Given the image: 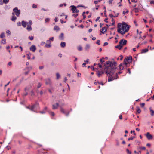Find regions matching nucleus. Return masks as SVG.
Wrapping results in <instances>:
<instances>
[{"instance_id":"11","label":"nucleus","mask_w":154,"mask_h":154,"mask_svg":"<svg viewBox=\"0 0 154 154\" xmlns=\"http://www.w3.org/2000/svg\"><path fill=\"white\" fill-rule=\"evenodd\" d=\"M59 104L58 103H56L55 105L53 104L52 105L53 108L52 109H57L58 108V107L59 106Z\"/></svg>"},{"instance_id":"2","label":"nucleus","mask_w":154,"mask_h":154,"mask_svg":"<svg viewBox=\"0 0 154 154\" xmlns=\"http://www.w3.org/2000/svg\"><path fill=\"white\" fill-rule=\"evenodd\" d=\"M117 27L118 29V32L123 35L125 32H128L129 29V27L127 25L125 22L123 23L122 24L120 23H119Z\"/></svg>"},{"instance_id":"54","label":"nucleus","mask_w":154,"mask_h":154,"mask_svg":"<svg viewBox=\"0 0 154 154\" xmlns=\"http://www.w3.org/2000/svg\"><path fill=\"white\" fill-rule=\"evenodd\" d=\"M58 20L57 18V17H55V19H54V20L55 21V22H57L58 21Z\"/></svg>"},{"instance_id":"3","label":"nucleus","mask_w":154,"mask_h":154,"mask_svg":"<svg viewBox=\"0 0 154 154\" xmlns=\"http://www.w3.org/2000/svg\"><path fill=\"white\" fill-rule=\"evenodd\" d=\"M31 111L34 112H37V110L39 109V104L38 103H36L35 104H33L31 106H29L26 107Z\"/></svg>"},{"instance_id":"41","label":"nucleus","mask_w":154,"mask_h":154,"mask_svg":"<svg viewBox=\"0 0 154 154\" xmlns=\"http://www.w3.org/2000/svg\"><path fill=\"white\" fill-rule=\"evenodd\" d=\"M78 49L79 51H81L82 50V48L81 46H79L78 48Z\"/></svg>"},{"instance_id":"4","label":"nucleus","mask_w":154,"mask_h":154,"mask_svg":"<svg viewBox=\"0 0 154 154\" xmlns=\"http://www.w3.org/2000/svg\"><path fill=\"white\" fill-rule=\"evenodd\" d=\"M13 11L14 13H12L13 15H14V13H15L17 17H19L20 14V10L18 9L17 7H15L13 9Z\"/></svg>"},{"instance_id":"45","label":"nucleus","mask_w":154,"mask_h":154,"mask_svg":"<svg viewBox=\"0 0 154 154\" xmlns=\"http://www.w3.org/2000/svg\"><path fill=\"white\" fill-rule=\"evenodd\" d=\"M100 41L99 40H97V41L96 42V43L98 45H100Z\"/></svg>"},{"instance_id":"19","label":"nucleus","mask_w":154,"mask_h":154,"mask_svg":"<svg viewBox=\"0 0 154 154\" xmlns=\"http://www.w3.org/2000/svg\"><path fill=\"white\" fill-rule=\"evenodd\" d=\"M66 46L65 42H62L60 43V46L61 47L64 48Z\"/></svg>"},{"instance_id":"61","label":"nucleus","mask_w":154,"mask_h":154,"mask_svg":"<svg viewBox=\"0 0 154 154\" xmlns=\"http://www.w3.org/2000/svg\"><path fill=\"white\" fill-rule=\"evenodd\" d=\"M100 18V17H97V18L96 19L95 21H98V20H99V19Z\"/></svg>"},{"instance_id":"39","label":"nucleus","mask_w":154,"mask_h":154,"mask_svg":"<svg viewBox=\"0 0 154 154\" xmlns=\"http://www.w3.org/2000/svg\"><path fill=\"white\" fill-rule=\"evenodd\" d=\"M135 138L134 137L132 136L131 137L129 138L128 139V141L130 140H133L134 138Z\"/></svg>"},{"instance_id":"46","label":"nucleus","mask_w":154,"mask_h":154,"mask_svg":"<svg viewBox=\"0 0 154 154\" xmlns=\"http://www.w3.org/2000/svg\"><path fill=\"white\" fill-rule=\"evenodd\" d=\"M29 38L31 40H32L33 39V36H29Z\"/></svg>"},{"instance_id":"22","label":"nucleus","mask_w":154,"mask_h":154,"mask_svg":"<svg viewBox=\"0 0 154 154\" xmlns=\"http://www.w3.org/2000/svg\"><path fill=\"white\" fill-rule=\"evenodd\" d=\"M54 30L58 31L59 30L60 28L58 26H55L54 28Z\"/></svg>"},{"instance_id":"35","label":"nucleus","mask_w":154,"mask_h":154,"mask_svg":"<svg viewBox=\"0 0 154 154\" xmlns=\"http://www.w3.org/2000/svg\"><path fill=\"white\" fill-rule=\"evenodd\" d=\"M101 0H98L97 1H94V3L95 4H97L98 3L100 2Z\"/></svg>"},{"instance_id":"52","label":"nucleus","mask_w":154,"mask_h":154,"mask_svg":"<svg viewBox=\"0 0 154 154\" xmlns=\"http://www.w3.org/2000/svg\"><path fill=\"white\" fill-rule=\"evenodd\" d=\"M28 93L27 92H26L23 94V96H27L28 95Z\"/></svg>"},{"instance_id":"56","label":"nucleus","mask_w":154,"mask_h":154,"mask_svg":"<svg viewBox=\"0 0 154 154\" xmlns=\"http://www.w3.org/2000/svg\"><path fill=\"white\" fill-rule=\"evenodd\" d=\"M54 40V37H51V38H50L49 39V40H51V41H53Z\"/></svg>"},{"instance_id":"42","label":"nucleus","mask_w":154,"mask_h":154,"mask_svg":"<svg viewBox=\"0 0 154 154\" xmlns=\"http://www.w3.org/2000/svg\"><path fill=\"white\" fill-rule=\"evenodd\" d=\"M6 33L8 34V35H10L11 34V32L10 30H7L6 31Z\"/></svg>"},{"instance_id":"18","label":"nucleus","mask_w":154,"mask_h":154,"mask_svg":"<svg viewBox=\"0 0 154 154\" xmlns=\"http://www.w3.org/2000/svg\"><path fill=\"white\" fill-rule=\"evenodd\" d=\"M103 73V72L102 71H98L97 72V75L98 77H100L101 74Z\"/></svg>"},{"instance_id":"34","label":"nucleus","mask_w":154,"mask_h":154,"mask_svg":"<svg viewBox=\"0 0 154 154\" xmlns=\"http://www.w3.org/2000/svg\"><path fill=\"white\" fill-rule=\"evenodd\" d=\"M31 54L29 53V54H26L27 58L28 59H30V55H31Z\"/></svg>"},{"instance_id":"55","label":"nucleus","mask_w":154,"mask_h":154,"mask_svg":"<svg viewBox=\"0 0 154 154\" xmlns=\"http://www.w3.org/2000/svg\"><path fill=\"white\" fill-rule=\"evenodd\" d=\"M108 45V43L107 42H105L104 43L103 46H105Z\"/></svg>"},{"instance_id":"23","label":"nucleus","mask_w":154,"mask_h":154,"mask_svg":"<svg viewBox=\"0 0 154 154\" xmlns=\"http://www.w3.org/2000/svg\"><path fill=\"white\" fill-rule=\"evenodd\" d=\"M26 24H27V26H30L32 24V22L31 20H30L29 21V22H28V23L26 22Z\"/></svg>"},{"instance_id":"47","label":"nucleus","mask_w":154,"mask_h":154,"mask_svg":"<svg viewBox=\"0 0 154 154\" xmlns=\"http://www.w3.org/2000/svg\"><path fill=\"white\" fill-rule=\"evenodd\" d=\"M17 25L18 26H20L21 25V22H18L17 23Z\"/></svg>"},{"instance_id":"60","label":"nucleus","mask_w":154,"mask_h":154,"mask_svg":"<svg viewBox=\"0 0 154 154\" xmlns=\"http://www.w3.org/2000/svg\"><path fill=\"white\" fill-rule=\"evenodd\" d=\"M109 16L111 18H112L113 17H114V16L112 14H109Z\"/></svg>"},{"instance_id":"21","label":"nucleus","mask_w":154,"mask_h":154,"mask_svg":"<svg viewBox=\"0 0 154 154\" xmlns=\"http://www.w3.org/2000/svg\"><path fill=\"white\" fill-rule=\"evenodd\" d=\"M129 63L127 59H126V58L124 59V64L127 65Z\"/></svg>"},{"instance_id":"58","label":"nucleus","mask_w":154,"mask_h":154,"mask_svg":"<svg viewBox=\"0 0 154 154\" xmlns=\"http://www.w3.org/2000/svg\"><path fill=\"white\" fill-rule=\"evenodd\" d=\"M37 7V6L36 5H35L34 4L33 5L32 7L33 8H36Z\"/></svg>"},{"instance_id":"27","label":"nucleus","mask_w":154,"mask_h":154,"mask_svg":"<svg viewBox=\"0 0 154 154\" xmlns=\"http://www.w3.org/2000/svg\"><path fill=\"white\" fill-rule=\"evenodd\" d=\"M27 29L28 31H31L32 30V28L30 26H27Z\"/></svg>"},{"instance_id":"31","label":"nucleus","mask_w":154,"mask_h":154,"mask_svg":"<svg viewBox=\"0 0 154 154\" xmlns=\"http://www.w3.org/2000/svg\"><path fill=\"white\" fill-rule=\"evenodd\" d=\"M45 47L46 48H49L51 47V45L50 44H46L45 45Z\"/></svg>"},{"instance_id":"16","label":"nucleus","mask_w":154,"mask_h":154,"mask_svg":"<svg viewBox=\"0 0 154 154\" xmlns=\"http://www.w3.org/2000/svg\"><path fill=\"white\" fill-rule=\"evenodd\" d=\"M128 61V62H131L132 61V57L131 56H129L128 57H127V58H125Z\"/></svg>"},{"instance_id":"8","label":"nucleus","mask_w":154,"mask_h":154,"mask_svg":"<svg viewBox=\"0 0 154 154\" xmlns=\"http://www.w3.org/2000/svg\"><path fill=\"white\" fill-rule=\"evenodd\" d=\"M45 84L46 85H51V82L50 79L47 78L45 79Z\"/></svg>"},{"instance_id":"6","label":"nucleus","mask_w":154,"mask_h":154,"mask_svg":"<svg viewBox=\"0 0 154 154\" xmlns=\"http://www.w3.org/2000/svg\"><path fill=\"white\" fill-rule=\"evenodd\" d=\"M71 7H72L71 10L72 11V13H78L79 12V11L77 9L75 6L73 5L71 6Z\"/></svg>"},{"instance_id":"49","label":"nucleus","mask_w":154,"mask_h":154,"mask_svg":"<svg viewBox=\"0 0 154 154\" xmlns=\"http://www.w3.org/2000/svg\"><path fill=\"white\" fill-rule=\"evenodd\" d=\"M140 105L141 107H143L145 105V104L143 103H141Z\"/></svg>"},{"instance_id":"28","label":"nucleus","mask_w":154,"mask_h":154,"mask_svg":"<svg viewBox=\"0 0 154 154\" xmlns=\"http://www.w3.org/2000/svg\"><path fill=\"white\" fill-rule=\"evenodd\" d=\"M90 47V45L89 44H87L85 47V49L87 50Z\"/></svg>"},{"instance_id":"26","label":"nucleus","mask_w":154,"mask_h":154,"mask_svg":"<svg viewBox=\"0 0 154 154\" xmlns=\"http://www.w3.org/2000/svg\"><path fill=\"white\" fill-rule=\"evenodd\" d=\"M0 38H3L5 37V33L4 32H2L1 33L0 36Z\"/></svg>"},{"instance_id":"7","label":"nucleus","mask_w":154,"mask_h":154,"mask_svg":"<svg viewBox=\"0 0 154 154\" xmlns=\"http://www.w3.org/2000/svg\"><path fill=\"white\" fill-rule=\"evenodd\" d=\"M127 41L126 40L122 39L119 42V43L120 45L122 46L126 45L127 44Z\"/></svg>"},{"instance_id":"51","label":"nucleus","mask_w":154,"mask_h":154,"mask_svg":"<svg viewBox=\"0 0 154 154\" xmlns=\"http://www.w3.org/2000/svg\"><path fill=\"white\" fill-rule=\"evenodd\" d=\"M86 63L85 62H84L82 64V66L83 67H85V65H86Z\"/></svg>"},{"instance_id":"63","label":"nucleus","mask_w":154,"mask_h":154,"mask_svg":"<svg viewBox=\"0 0 154 154\" xmlns=\"http://www.w3.org/2000/svg\"><path fill=\"white\" fill-rule=\"evenodd\" d=\"M29 90V89L26 87L24 89V90L25 91H28Z\"/></svg>"},{"instance_id":"43","label":"nucleus","mask_w":154,"mask_h":154,"mask_svg":"<svg viewBox=\"0 0 154 154\" xmlns=\"http://www.w3.org/2000/svg\"><path fill=\"white\" fill-rule=\"evenodd\" d=\"M139 148L144 150H145L146 149V147H140Z\"/></svg>"},{"instance_id":"33","label":"nucleus","mask_w":154,"mask_h":154,"mask_svg":"<svg viewBox=\"0 0 154 154\" xmlns=\"http://www.w3.org/2000/svg\"><path fill=\"white\" fill-rule=\"evenodd\" d=\"M48 112H49V113L51 115V116H54L55 115V114L53 112H50V111H48Z\"/></svg>"},{"instance_id":"1","label":"nucleus","mask_w":154,"mask_h":154,"mask_svg":"<svg viewBox=\"0 0 154 154\" xmlns=\"http://www.w3.org/2000/svg\"><path fill=\"white\" fill-rule=\"evenodd\" d=\"M117 63L116 62L107 61L105 65V68L104 69L106 73L108 76V81H112L118 78V74L122 73L121 71L124 69V67L122 64H120L117 68Z\"/></svg>"},{"instance_id":"57","label":"nucleus","mask_w":154,"mask_h":154,"mask_svg":"<svg viewBox=\"0 0 154 154\" xmlns=\"http://www.w3.org/2000/svg\"><path fill=\"white\" fill-rule=\"evenodd\" d=\"M42 10H44V11H48V9H44L43 8L42 9Z\"/></svg>"},{"instance_id":"50","label":"nucleus","mask_w":154,"mask_h":154,"mask_svg":"<svg viewBox=\"0 0 154 154\" xmlns=\"http://www.w3.org/2000/svg\"><path fill=\"white\" fill-rule=\"evenodd\" d=\"M45 44V42H42L41 43V45H43Z\"/></svg>"},{"instance_id":"59","label":"nucleus","mask_w":154,"mask_h":154,"mask_svg":"<svg viewBox=\"0 0 154 154\" xmlns=\"http://www.w3.org/2000/svg\"><path fill=\"white\" fill-rule=\"evenodd\" d=\"M119 118L120 119H122V115H120L119 116Z\"/></svg>"},{"instance_id":"40","label":"nucleus","mask_w":154,"mask_h":154,"mask_svg":"<svg viewBox=\"0 0 154 154\" xmlns=\"http://www.w3.org/2000/svg\"><path fill=\"white\" fill-rule=\"evenodd\" d=\"M85 12H83L82 14V15L83 16L84 19H85L86 18V16L85 15Z\"/></svg>"},{"instance_id":"53","label":"nucleus","mask_w":154,"mask_h":154,"mask_svg":"<svg viewBox=\"0 0 154 154\" xmlns=\"http://www.w3.org/2000/svg\"><path fill=\"white\" fill-rule=\"evenodd\" d=\"M3 3H4L3 1H2V0H0V5H2Z\"/></svg>"},{"instance_id":"38","label":"nucleus","mask_w":154,"mask_h":154,"mask_svg":"<svg viewBox=\"0 0 154 154\" xmlns=\"http://www.w3.org/2000/svg\"><path fill=\"white\" fill-rule=\"evenodd\" d=\"M126 152H127V153L128 154H131V151H130L129 150V149H126Z\"/></svg>"},{"instance_id":"64","label":"nucleus","mask_w":154,"mask_h":154,"mask_svg":"<svg viewBox=\"0 0 154 154\" xmlns=\"http://www.w3.org/2000/svg\"><path fill=\"white\" fill-rule=\"evenodd\" d=\"M12 64L11 62H9L8 63V65L9 66H11Z\"/></svg>"},{"instance_id":"15","label":"nucleus","mask_w":154,"mask_h":154,"mask_svg":"<svg viewBox=\"0 0 154 154\" xmlns=\"http://www.w3.org/2000/svg\"><path fill=\"white\" fill-rule=\"evenodd\" d=\"M137 112L138 113H140L141 112V110L139 107L137 106L136 108Z\"/></svg>"},{"instance_id":"10","label":"nucleus","mask_w":154,"mask_h":154,"mask_svg":"<svg viewBox=\"0 0 154 154\" xmlns=\"http://www.w3.org/2000/svg\"><path fill=\"white\" fill-rule=\"evenodd\" d=\"M36 48L35 46L34 45H32L30 48V50L34 52L36 50Z\"/></svg>"},{"instance_id":"36","label":"nucleus","mask_w":154,"mask_h":154,"mask_svg":"<svg viewBox=\"0 0 154 154\" xmlns=\"http://www.w3.org/2000/svg\"><path fill=\"white\" fill-rule=\"evenodd\" d=\"M3 0V1L4 3L5 4H6L8 2L9 0Z\"/></svg>"},{"instance_id":"32","label":"nucleus","mask_w":154,"mask_h":154,"mask_svg":"<svg viewBox=\"0 0 154 154\" xmlns=\"http://www.w3.org/2000/svg\"><path fill=\"white\" fill-rule=\"evenodd\" d=\"M134 11L136 13L138 12V10L137 8H135L133 9Z\"/></svg>"},{"instance_id":"20","label":"nucleus","mask_w":154,"mask_h":154,"mask_svg":"<svg viewBox=\"0 0 154 154\" xmlns=\"http://www.w3.org/2000/svg\"><path fill=\"white\" fill-rule=\"evenodd\" d=\"M122 46L121 45H120V44L118 45H117L116 46V48H117L119 50H121V49H122Z\"/></svg>"},{"instance_id":"37","label":"nucleus","mask_w":154,"mask_h":154,"mask_svg":"<svg viewBox=\"0 0 154 154\" xmlns=\"http://www.w3.org/2000/svg\"><path fill=\"white\" fill-rule=\"evenodd\" d=\"M50 19L49 18H46L45 19V23H46L48 22H49L50 20Z\"/></svg>"},{"instance_id":"24","label":"nucleus","mask_w":154,"mask_h":154,"mask_svg":"<svg viewBox=\"0 0 154 154\" xmlns=\"http://www.w3.org/2000/svg\"><path fill=\"white\" fill-rule=\"evenodd\" d=\"M150 110L151 112V116H153L154 115V111L151 109H150Z\"/></svg>"},{"instance_id":"30","label":"nucleus","mask_w":154,"mask_h":154,"mask_svg":"<svg viewBox=\"0 0 154 154\" xmlns=\"http://www.w3.org/2000/svg\"><path fill=\"white\" fill-rule=\"evenodd\" d=\"M17 19V17L15 16H13L12 18L11 19L12 21H15V20Z\"/></svg>"},{"instance_id":"62","label":"nucleus","mask_w":154,"mask_h":154,"mask_svg":"<svg viewBox=\"0 0 154 154\" xmlns=\"http://www.w3.org/2000/svg\"><path fill=\"white\" fill-rule=\"evenodd\" d=\"M100 61L102 63L104 62V61L102 59H100Z\"/></svg>"},{"instance_id":"29","label":"nucleus","mask_w":154,"mask_h":154,"mask_svg":"<svg viewBox=\"0 0 154 154\" xmlns=\"http://www.w3.org/2000/svg\"><path fill=\"white\" fill-rule=\"evenodd\" d=\"M56 79H58L60 77V75L58 73H57L56 74Z\"/></svg>"},{"instance_id":"12","label":"nucleus","mask_w":154,"mask_h":154,"mask_svg":"<svg viewBox=\"0 0 154 154\" xmlns=\"http://www.w3.org/2000/svg\"><path fill=\"white\" fill-rule=\"evenodd\" d=\"M100 32H101L102 33L104 34L105 32H106V27H103L100 30Z\"/></svg>"},{"instance_id":"25","label":"nucleus","mask_w":154,"mask_h":154,"mask_svg":"<svg viewBox=\"0 0 154 154\" xmlns=\"http://www.w3.org/2000/svg\"><path fill=\"white\" fill-rule=\"evenodd\" d=\"M1 43L2 44H5L6 43V39H3L1 41Z\"/></svg>"},{"instance_id":"13","label":"nucleus","mask_w":154,"mask_h":154,"mask_svg":"<svg viewBox=\"0 0 154 154\" xmlns=\"http://www.w3.org/2000/svg\"><path fill=\"white\" fill-rule=\"evenodd\" d=\"M21 25H22L25 28L26 26V25H27L26 22H25V21L23 20L21 22Z\"/></svg>"},{"instance_id":"17","label":"nucleus","mask_w":154,"mask_h":154,"mask_svg":"<svg viewBox=\"0 0 154 154\" xmlns=\"http://www.w3.org/2000/svg\"><path fill=\"white\" fill-rule=\"evenodd\" d=\"M148 51V49L147 48H146L145 49H142L141 51V53H145L146 52H147Z\"/></svg>"},{"instance_id":"48","label":"nucleus","mask_w":154,"mask_h":154,"mask_svg":"<svg viewBox=\"0 0 154 154\" xmlns=\"http://www.w3.org/2000/svg\"><path fill=\"white\" fill-rule=\"evenodd\" d=\"M41 85H42V84L40 83H38V86H37L38 88H40L41 87Z\"/></svg>"},{"instance_id":"44","label":"nucleus","mask_w":154,"mask_h":154,"mask_svg":"<svg viewBox=\"0 0 154 154\" xmlns=\"http://www.w3.org/2000/svg\"><path fill=\"white\" fill-rule=\"evenodd\" d=\"M128 10H127L126 11V12H125L124 11H123V14H125L126 13H128Z\"/></svg>"},{"instance_id":"14","label":"nucleus","mask_w":154,"mask_h":154,"mask_svg":"<svg viewBox=\"0 0 154 154\" xmlns=\"http://www.w3.org/2000/svg\"><path fill=\"white\" fill-rule=\"evenodd\" d=\"M59 38L60 40H63L64 39L63 33H61L60 35L59 36Z\"/></svg>"},{"instance_id":"9","label":"nucleus","mask_w":154,"mask_h":154,"mask_svg":"<svg viewBox=\"0 0 154 154\" xmlns=\"http://www.w3.org/2000/svg\"><path fill=\"white\" fill-rule=\"evenodd\" d=\"M146 137L148 140L152 139L153 138V136L150 134L149 132H147L146 134Z\"/></svg>"},{"instance_id":"5","label":"nucleus","mask_w":154,"mask_h":154,"mask_svg":"<svg viewBox=\"0 0 154 154\" xmlns=\"http://www.w3.org/2000/svg\"><path fill=\"white\" fill-rule=\"evenodd\" d=\"M60 111L66 116H68L69 113V111H65L62 108L60 109Z\"/></svg>"}]
</instances>
